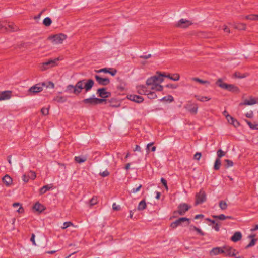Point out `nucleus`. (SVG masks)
<instances>
[{
  "label": "nucleus",
  "mask_w": 258,
  "mask_h": 258,
  "mask_svg": "<svg viewBox=\"0 0 258 258\" xmlns=\"http://www.w3.org/2000/svg\"><path fill=\"white\" fill-rule=\"evenodd\" d=\"M94 82L92 79L87 80L83 79L77 82L75 86L69 85L67 86L66 92L69 93H73L76 95H78L84 89L86 93L89 92L93 87Z\"/></svg>",
  "instance_id": "nucleus-1"
},
{
  "label": "nucleus",
  "mask_w": 258,
  "mask_h": 258,
  "mask_svg": "<svg viewBox=\"0 0 258 258\" xmlns=\"http://www.w3.org/2000/svg\"><path fill=\"white\" fill-rule=\"evenodd\" d=\"M164 73L157 72L156 74L149 78L146 81V85L150 86L153 84H160L164 81Z\"/></svg>",
  "instance_id": "nucleus-2"
},
{
  "label": "nucleus",
  "mask_w": 258,
  "mask_h": 258,
  "mask_svg": "<svg viewBox=\"0 0 258 258\" xmlns=\"http://www.w3.org/2000/svg\"><path fill=\"white\" fill-rule=\"evenodd\" d=\"M191 208V206L188 204L184 203L180 204L178 206V210L173 212V217H177V214L181 216L184 215Z\"/></svg>",
  "instance_id": "nucleus-3"
},
{
  "label": "nucleus",
  "mask_w": 258,
  "mask_h": 258,
  "mask_svg": "<svg viewBox=\"0 0 258 258\" xmlns=\"http://www.w3.org/2000/svg\"><path fill=\"white\" fill-rule=\"evenodd\" d=\"M67 38V36L62 33L51 35L48 37V39L51 40L53 44H61L63 40Z\"/></svg>",
  "instance_id": "nucleus-4"
},
{
  "label": "nucleus",
  "mask_w": 258,
  "mask_h": 258,
  "mask_svg": "<svg viewBox=\"0 0 258 258\" xmlns=\"http://www.w3.org/2000/svg\"><path fill=\"white\" fill-rule=\"evenodd\" d=\"M190 219L186 217H181L177 219L174 222H173L170 224V227L174 229L178 226L182 225L184 222H186L185 226L188 225L190 223Z\"/></svg>",
  "instance_id": "nucleus-5"
},
{
  "label": "nucleus",
  "mask_w": 258,
  "mask_h": 258,
  "mask_svg": "<svg viewBox=\"0 0 258 258\" xmlns=\"http://www.w3.org/2000/svg\"><path fill=\"white\" fill-rule=\"evenodd\" d=\"M206 201V194L203 189H201L199 193L196 195L195 205L201 204Z\"/></svg>",
  "instance_id": "nucleus-6"
},
{
  "label": "nucleus",
  "mask_w": 258,
  "mask_h": 258,
  "mask_svg": "<svg viewBox=\"0 0 258 258\" xmlns=\"http://www.w3.org/2000/svg\"><path fill=\"white\" fill-rule=\"evenodd\" d=\"M18 29V27L13 23H9L5 25L0 23V32L7 31H16Z\"/></svg>",
  "instance_id": "nucleus-7"
},
{
  "label": "nucleus",
  "mask_w": 258,
  "mask_h": 258,
  "mask_svg": "<svg viewBox=\"0 0 258 258\" xmlns=\"http://www.w3.org/2000/svg\"><path fill=\"white\" fill-rule=\"evenodd\" d=\"M59 60V58H57L54 59H50L48 61L43 62L41 66V70L42 71H44L49 69V68L56 66L57 61Z\"/></svg>",
  "instance_id": "nucleus-8"
},
{
  "label": "nucleus",
  "mask_w": 258,
  "mask_h": 258,
  "mask_svg": "<svg viewBox=\"0 0 258 258\" xmlns=\"http://www.w3.org/2000/svg\"><path fill=\"white\" fill-rule=\"evenodd\" d=\"M224 253L226 256L234 257L235 256V252L236 250L229 246H223Z\"/></svg>",
  "instance_id": "nucleus-9"
},
{
  "label": "nucleus",
  "mask_w": 258,
  "mask_h": 258,
  "mask_svg": "<svg viewBox=\"0 0 258 258\" xmlns=\"http://www.w3.org/2000/svg\"><path fill=\"white\" fill-rule=\"evenodd\" d=\"M82 103L86 105V107L95 106L96 105V97L93 95L92 97L83 99Z\"/></svg>",
  "instance_id": "nucleus-10"
},
{
  "label": "nucleus",
  "mask_w": 258,
  "mask_h": 258,
  "mask_svg": "<svg viewBox=\"0 0 258 258\" xmlns=\"http://www.w3.org/2000/svg\"><path fill=\"white\" fill-rule=\"evenodd\" d=\"M46 84L45 83H43L42 84H36L31 87H30L28 90L29 92L35 94L36 93H39L41 92L43 90L42 86H45Z\"/></svg>",
  "instance_id": "nucleus-11"
},
{
  "label": "nucleus",
  "mask_w": 258,
  "mask_h": 258,
  "mask_svg": "<svg viewBox=\"0 0 258 258\" xmlns=\"http://www.w3.org/2000/svg\"><path fill=\"white\" fill-rule=\"evenodd\" d=\"M97 94L99 97L103 98H108L111 96V93L110 92H107L105 88L98 89Z\"/></svg>",
  "instance_id": "nucleus-12"
},
{
  "label": "nucleus",
  "mask_w": 258,
  "mask_h": 258,
  "mask_svg": "<svg viewBox=\"0 0 258 258\" xmlns=\"http://www.w3.org/2000/svg\"><path fill=\"white\" fill-rule=\"evenodd\" d=\"M95 78L97 82L100 85L106 86L110 83V80L107 78H102L99 75H96Z\"/></svg>",
  "instance_id": "nucleus-13"
},
{
  "label": "nucleus",
  "mask_w": 258,
  "mask_h": 258,
  "mask_svg": "<svg viewBox=\"0 0 258 258\" xmlns=\"http://www.w3.org/2000/svg\"><path fill=\"white\" fill-rule=\"evenodd\" d=\"M127 98L129 100L138 103H141L144 101V98L142 96L134 94L127 95Z\"/></svg>",
  "instance_id": "nucleus-14"
},
{
  "label": "nucleus",
  "mask_w": 258,
  "mask_h": 258,
  "mask_svg": "<svg viewBox=\"0 0 258 258\" xmlns=\"http://www.w3.org/2000/svg\"><path fill=\"white\" fill-rule=\"evenodd\" d=\"M191 23L187 20L181 19H180L178 23L176 24V26L181 28H186L191 25Z\"/></svg>",
  "instance_id": "nucleus-15"
},
{
  "label": "nucleus",
  "mask_w": 258,
  "mask_h": 258,
  "mask_svg": "<svg viewBox=\"0 0 258 258\" xmlns=\"http://www.w3.org/2000/svg\"><path fill=\"white\" fill-rule=\"evenodd\" d=\"M185 108L186 110L193 114H196L198 111V105L197 104H192L187 105Z\"/></svg>",
  "instance_id": "nucleus-16"
},
{
  "label": "nucleus",
  "mask_w": 258,
  "mask_h": 258,
  "mask_svg": "<svg viewBox=\"0 0 258 258\" xmlns=\"http://www.w3.org/2000/svg\"><path fill=\"white\" fill-rule=\"evenodd\" d=\"M12 93L11 91H5L0 92V101L10 99L11 97Z\"/></svg>",
  "instance_id": "nucleus-17"
},
{
  "label": "nucleus",
  "mask_w": 258,
  "mask_h": 258,
  "mask_svg": "<svg viewBox=\"0 0 258 258\" xmlns=\"http://www.w3.org/2000/svg\"><path fill=\"white\" fill-rule=\"evenodd\" d=\"M223 247H216L212 249L210 251V254L211 255H216L219 254H223Z\"/></svg>",
  "instance_id": "nucleus-18"
},
{
  "label": "nucleus",
  "mask_w": 258,
  "mask_h": 258,
  "mask_svg": "<svg viewBox=\"0 0 258 258\" xmlns=\"http://www.w3.org/2000/svg\"><path fill=\"white\" fill-rule=\"evenodd\" d=\"M216 85L220 88L227 90L228 88V84L223 82L221 78H219L215 83Z\"/></svg>",
  "instance_id": "nucleus-19"
},
{
  "label": "nucleus",
  "mask_w": 258,
  "mask_h": 258,
  "mask_svg": "<svg viewBox=\"0 0 258 258\" xmlns=\"http://www.w3.org/2000/svg\"><path fill=\"white\" fill-rule=\"evenodd\" d=\"M33 208L35 211L39 212V213L42 212L46 209L45 206L39 202H36L33 206Z\"/></svg>",
  "instance_id": "nucleus-20"
},
{
  "label": "nucleus",
  "mask_w": 258,
  "mask_h": 258,
  "mask_svg": "<svg viewBox=\"0 0 258 258\" xmlns=\"http://www.w3.org/2000/svg\"><path fill=\"white\" fill-rule=\"evenodd\" d=\"M242 238V234L240 232H236L231 237L230 240L234 242L239 241Z\"/></svg>",
  "instance_id": "nucleus-21"
},
{
  "label": "nucleus",
  "mask_w": 258,
  "mask_h": 258,
  "mask_svg": "<svg viewBox=\"0 0 258 258\" xmlns=\"http://www.w3.org/2000/svg\"><path fill=\"white\" fill-rule=\"evenodd\" d=\"M3 181L7 186H9L12 183V178L8 174L3 178Z\"/></svg>",
  "instance_id": "nucleus-22"
},
{
  "label": "nucleus",
  "mask_w": 258,
  "mask_h": 258,
  "mask_svg": "<svg viewBox=\"0 0 258 258\" xmlns=\"http://www.w3.org/2000/svg\"><path fill=\"white\" fill-rule=\"evenodd\" d=\"M53 186L51 184H47L41 187L39 190V192L40 195H43L46 193L47 191L50 190L52 188Z\"/></svg>",
  "instance_id": "nucleus-23"
},
{
  "label": "nucleus",
  "mask_w": 258,
  "mask_h": 258,
  "mask_svg": "<svg viewBox=\"0 0 258 258\" xmlns=\"http://www.w3.org/2000/svg\"><path fill=\"white\" fill-rule=\"evenodd\" d=\"M233 27L235 29H238L240 30H245L246 28V25L245 24L242 23H234Z\"/></svg>",
  "instance_id": "nucleus-24"
},
{
  "label": "nucleus",
  "mask_w": 258,
  "mask_h": 258,
  "mask_svg": "<svg viewBox=\"0 0 258 258\" xmlns=\"http://www.w3.org/2000/svg\"><path fill=\"white\" fill-rule=\"evenodd\" d=\"M164 77H166L173 81H177L179 80L180 75L178 74H173V76H171L170 74L166 75V74L164 73Z\"/></svg>",
  "instance_id": "nucleus-25"
},
{
  "label": "nucleus",
  "mask_w": 258,
  "mask_h": 258,
  "mask_svg": "<svg viewBox=\"0 0 258 258\" xmlns=\"http://www.w3.org/2000/svg\"><path fill=\"white\" fill-rule=\"evenodd\" d=\"M189 230L190 231H196L199 235H201V236H204L205 235V233L204 232H203L201 229H200L194 225L190 226Z\"/></svg>",
  "instance_id": "nucleus-26"
},
{
  "label": "nucleus",
  "mask_w": 258,
  "mask_h": 258,
  "mask_svg": "<svg viewBox=\"0 0 258 258\" xmlns=\"http://www.w3.org/2000/svg\"><path fill=\"white\" fill-rule=\"evenodd\" d=\"M137 88L138 92L140 94L146 95L147 93L148 92V91L146 90V87L144 85L138 86Z\"/></svg>",
  "instance_id": "nucleus-27"
},
{
  "label": "nucleus",
  "mask_w": 258,
  "mask_h": 258,
  "mask_svg": "<svg viewBox=\"0 0 258 258\" xmlns=\"http://www.w3.org/2000/svg\"><path fill=\"white\" fill-rule=\"evenodd\" d=\"M147 207V204L145 200H142L139 204L137 209L138 211H143Z\"/></svg>",
  "instance_id": "nucleus-28"
},
{
  "label": "nucleus",
  "mask_w": 258,
  "mask_h": 258,
  "mask_svg": "<svg viewBox=\"0 0 258 258\" xmlns=\"http://www.w3.org/2000/svg\"><path fill=\"white\" fill-rule=\"evenodd\" d=\"M107 102L109 103V106L112 107H118L120 106V103L114 99L108 100Z\"/></svg>",
  "instance_id": "nucleus-29"
},
{
  "label": "nucleus",
  "mask_w": 258,
  "mask_h": 258,
  "mask_svg": "<svg viewBox=\"0 0 258 258\" xmlns=\"http://www.w3.org/2000/svg\"><path fill=\"white\" fill-rule=\"evenodd\" d=\"M256 103V100L254 98H250V100H245L244 102L240 103V105H252Z\"/></svg>",
  "instance_id": "nucleus-30"
},
{
  "label": "nucleus",
  "mask_w": 258,
  "mask_h": 258,
  "mask_svg": "<svg viewBox=\"0 0 258 258\" xmlns=\"http://www.w3.org/2000/svg\"><path fill=\"white\" fill-rule=\"evenodd\" d=\"M248 75V73L241 74L240 72H235L233 76L235 78L242 79L246 77Z\"/></svg>",
  "instance_id": "nucleus-31"
},
{
  "label": "nucleus",
  "mask_w": 258,
  "mask_h": 258,
  "mask_svg": "<svg viewBox=\"0 0 258 258\" xmlns=\"http://www.w3.org/2000/svg\"><path fill=\"white\" fill-rule=\"evenodd\" d=\"M221 165V162L220 159H219V158H216L215 161V163H214V167H213L214 169L215 170H218L220 169Z\"/></svg>",
  "instance_id": "nucleus-32"
},
{
  "label": "nucleus",
  "mask_w": 258,
  "mask_h": 258,
  "mask_svg": "<svg viewBox=\"0 0 258 258\" xmlns=\"http://www.w3.org/2000/svg\"><path fill=\"white\" fill-rule=\"evenodd\" d=\"M173 100H174L173 97L170 95H168L167 96H164V97H163L162 98H161L160 100V101H167V102H171L173 101Z\"/></svg>",
  "instance_id": "nucleus-33"
},
{
  "label": "nucleus",
  "mask_w": 258,
  "mask_h": 258,
  "mask_svg": "<svg viewBox=\"0 0 258 258\" xmlns=\"http://www.w3.org/2000/svg\"><path fill=\"white\" fill-rule=\"evenodd\" d=\"M74 160L77 163H82L86 161L87 158L85 157L76 156L75 157Z\"/></svg>",
  "instance_id": "nucleus-34"
},
{
  "label": "nucleus",
  "mask_w": 258,
  "mask_h": 258,
  "mask_svg": "<svg viewBox=\"0 0 258 258\" xmlns=\"http://www.w3.org/2000/svg\"><path fill=\"white\" fill-rule=\"evenodd\" d=\"M53 100L58 103H63L67 101V98L64 96H56L54 98Z\"/></svg>",
  "instance_id": "nucleus-35"
},
{
  "label": "nucleus",
  "mask_w": 258,
  "mask_h": 258,
  "mask_svg": "<svg viewBox=\"0 0 258 258\" xmlns=\"http://www.w3.org/2000/svg\"><path fill=\"white\" fill-rule=\"evenodd\" d=\"M195 97L198 100L201 101V102L207 101H209V100H210V98H209L206 96H199V95H195Z\"/></svg>",
  "instance_id": "nucleus-36"
},
{
  "label": "nucleus",
  "mask_w": 258,
  "mask_h": 258,
  "mask_svg": "<svg viewBox=\"0 0 258 258\" xmlns=\"http://www.w3.org/2000/svg\"><path fill=\"white\" fill-rule=\"evenodd\" d=\"M154 143H150L147 145V152L149 153V151L151 150L152 152H154L156 150V147L155 146H152Z\"/></svg>",
  "instance_id": "nucleus-37"
},
{
  "label": "nucleus",
  "mask_w": 258,
  "mask_h": 258,
  "mask_svg": "<svg viewBox=\"0 0 258 258\" xmlns=\"http://www.w3.org/2000/svg\"><path fill=\"white\" fill-rule=\"evenodd\" d=\"M245 121L251 129L258 130V124H253L247 120H245Z\"/></svg>",
  "instance_id": "nucleus-38"
},
{
  "label": "nucleus",
  "mask_w": 258,
  "mask_h": 258,
  "mask_svg": "<svg viewBox=\"0 0 258 258\" xmlns=\"http://www.w3.org/2000/svg\"><path fill=\"white\" fill-rule=\"evenodd\" d=\"M52 20L49 17L45 18L43 21V24L46 27L50 26Z\"/></svg>",
  "instance_id": "nucleus-39"
},
{
  "label": "nucleus",
  "mask_w": 258,
  "mask_h": 258,
  "mask_svg": "<svg viewBox=\"0 0 258 258\" xmlns=\"http://www.w3.org/2000/svg\"><path fill=\"white\" fill-rule=\"evenodd\" d=\"M245 18L247 20L252 21H257V15L250 14L245 16Z\"/></svg>",
  "instance_id": "nucleus-40"
},
{
  "label": "nucleus",
  "mask_w": 258,
  "mask_h": 258,
  "mask_svg": "<svg viewBox=\"0 0 258 258\" xmlns=\"http://www.w3.org/2000/svg\"><path fill=\"white\" fill-rule=\"evenodd\" d=\"M146 95L148 96V98L150 99H154L157 98V95L155 92L148 91Z\"/></svg>",
  "instance_id": "nucleus-41"
},
{
  "label": "nucleus",
  "mask_w": 258,
  "mask_h": 258,
  "mask_svg": "<svg viewBox=\"0 0 258 258\" xmlns=\"http://www.w3.org/2000/svg\"><path fill=\"white\" fill-rule=\"evenodd\" d=\"M192 80L196 82H198L201 84H207V85H209L210 84V82L208 81H204V80H201L198 78H192Z\"/></svg>",
  "instance_id": "nucleus-42"
},
{
  "label": "nucleus",
  "mask_w": 258,
  "mask_h": 258,
  "mask_svg": "<svg viewBox=\"0 0 258 258\" xmlns=\"http://www.w3.org/2000/svg\"><path fill=\"white\" fill-rule=\"evenodd\" d=\"M224 162L225 163V167L226 168H228L230 167H232L233 165V162L232 161L229 160V159H225L224 160Z\"/></svg>",
  "instance_id": "nucleus-43"
},
{
  "label": "nucleus",
  "mask_w": 258,
  "mask_h": 258,
  "mask_svg": "<svg viewBox=\"0 0 258 258\" xmlns=\"http://www.w3.org/2000/svg\"><path fill=\"white\" fill-rule=\"evenodd\" d=\"M97 203V197L93 196L90 200L89 204L91 206H94Z\"/></svg>",
  "instance_id": "nucleus-44"
},
{
  "label": "nucleus",
  "mask_w": 258,
  "mask_h": 258,
  "mask_svg": "<svg viewBox=\"0 0 258 258\" xmlns=\"http://www.w3.org/2000/svg\"><path fill=\"white\" fill-rule=\"evenodd\" d=\"M220 208L222 210H225L227 209V205L226 203L224 201H220L219 203Z\"/></svg>",
  "instance_id": "nucleus-45"
},
{
  "label": "nucleus",
  "mask_w": 258,
  "mask_h": 258,
  "mask_svg": "<svg viewBox=\"0 0 258 258\" xmlns=\"http://www.w3.org/2000/svg\"><path fill=\"white\" fill-rule=\"evenodd\" d=\"M229 92L234 93H238L240 92V90L238 87L234 85H233Z\"/></svg>",
  "instance_id": "nucleus-46"
},
{
  "label": "nucleus",
  "mask_w": 258,
  "mask_h": 258,
  "mask_svg": "<svg viewBox=\"0 0 258 258\" xmlns=\"http://www.w3.org/2000/svg\"><path fill=\"white\" fill-rule=\"evenodd\" d=\"M217 158H219V159H220L221 157L225 156V152L222 151L221 149H220L217 151Z\"/></svg>",
  "instance_id": "nucleus-47"
},
{
  "label": "nucleus",
  "mask_w": 258,
  "mask_h": 258,
  "mask_svg": "<svg viewBox=\"0 0 258 258\" xmlns=\"http://www.w3.org/2000/svg\"><path fill=\"white\" fill-rule=\"evenodd\" d=\"M96 105L101 104L103 102H104L105 103H107L108 102L107 99H105V98H96Z\"/></svg>",
  "instance_id": "nucleus-48"
},
{
  "label": "nucleus",
  "mask_w": 258,
  "mask_h": 258,
  "mask_svg": "<svg viewBox=\"0 0 258 258\" xmlns=\"http://www.w3.org/2000/svg\"><path fill=\"white\" fill-rule=\"evenodd\" d=\"M256 241H257V239H254V238L252 239L251 241L249 242V243L247 246H246L245 249H248V248L254 246L255 245Z\"/></svg>",
  "instance_id": "nucleus-49"
},
{
  "label": "nucleus",
  "mask_w": 258,
  "mask_h": 258,
  "mask_svg": "<svg viewBox=\"0 0 258 258\" xmlns=\"http://www.w3.org/2000/svg\"><path fill=\"white\" fill-rule=\"evenodd\" d=\"M142 185L140 184L137 187L133 188L131 190V193L135 194L137 192L139 191L140 189L142 188Z\"/></svg>",
  "instance_id": "nucleus-50"
},
{
  "label": "nucleus",
  "mask_w": 258,
  "mask_h": 258,
  "mask_svg": "<svg viewBox=\"0 0 258 258\" xmlns=\"http://www.w3.org/2000/svg\"><path fill=\"white\" fill-rule=\"evenodd\" d=\"M212 217L214 218L218 219L220 220H223L226 219V216H225L224 214H220L219 215H213Z\"/></svg>",
  "instance_id": "nucleus-51"
},
{
  "label": "nucleus",
  "mask_w": 258,
  "mask_h": 258,
  "mask_svg": "<svg viewBox=\"0 0 258 258\" xmlns=\"http://www.w3.org/2000/svg\"><path fill=\"white\" fill-rule=\"evenodd\" d=\"M28 175L29 178V179H31L32 180L35 179L36 177V175L35 172H33V171H30L29 172Z\"/></svg>",
  "instance_id": "nucleus-52"
},
{
  "label": "nucleus",
  "mask_w": 258,
  "mask_h": 258,
  "mask_svg": "<svg viewBox=\"0 0 258 258\" xmlns=\"http://www.w3.org/2000/svg\"><path fill=\"white\" fill-rule=\"evenodd\" d=\"M109 68H105L103 69H101L98 70H95V72L97 73H108L109 72Z\"/></svg>",
  "instance_id": "nucleus-53"
},
{
  "label": "nucleus",
  "mask_w": 258,
  "mask_h": 258,
  "mask_svg": "<svg viewBox=\"0 0 258 258\" xmlns=\"http://www.w3.org/2000/svg\"><path fill=\"white\" fill-rule=\"evenodd\" d=\"M41 113L44 115H47L49 114V108H43L41 109Z\"/></svg>",
  "instance_id": "nucleus-54"
},
{
  "label": "nucleus",
  "mask_w": 258,
  "mask_h": 258,
  "mask_svg": "<svg viewBox=\"0 0 258 258\" xmlns=\"http://www.w3.org/2000/svg\"><path fill=\"white\" fill-rule=\"evenodd\" d=\"M117 70L113 68H109V72H108V73L110 74L112 76H115Z\"/></svg>",
  "instance_id": "nucleus-55"
},
{
  "label": "nucleus",
  "mask_w": 258,
  "mask_h": 258,
  "mask_svg": "<svg viewBox=\"0 0 258 258\" xmlns=\"http://www.w3.org/2000/svg\"><path fill=\"white\" fill-rule=\"evenodd\" d=\"M178 85L175 84H167L165 87L168 88L176 89L178 87Z\"/></svg>",
  "instance_id": "nucleus-56"
},
{
  "label": "nucleus",
  "mask_w": 258,
  "mask_h": 258,
  "mask_svg": "<svg viewBox=\"0 0 258 258\" xmlns=\"http://www.w3.org/2000/svg\"><path fill=\"white\" fill-rule=\"evenodd\" d=\"M161 182L162 183V184L164 185V186L165 187V188L168 190V187L167 185V182L166 180L164 178H161Z\"/></svg>",
  "instance_id": "nucleus-57"
},
{
  "label": "nucleus",
  "mask_w": 258,
  "mask_h": 258,
  "mask_svg": "<svg viewBox=\"0 0 258 258\" xmlns=\"http://www.w3.org/2000/svg\"><path fill=\"white\" fill-rule=\"evenodd\" d=\"M71 225H73V224L71 222H66L63 223V226L62 227V228L63 229H64L68 227H69Z\"/></svg>",
  "instance_id": "nucleus-58"
},
{
  "label": "nucleus",
  "mask_w": 258,
  "mask_h": 258,
  "mask_svg": "<svg viewBox=\"0 0 258 258\" xmlns=\"http://www.w3.org/2000/svg\"><path fill=\"white\" fill-rule=\"evenodd\" d=\"M201 157V153L200 152H197L194 156V159L196 160L199 161Z\"/></svg>",
  "instance_id": "nucleus-59"
},
{
  "label": "nucleus",
  "mask_w": 258,
  "mask_h": 258,
  "mask_svg": "<svg viewBox=\"0 0 258 258\" xmlns=\"http://www.w3.org/2000/svg\"><path fill=\"white\" fill-rule=\"evenodd\" d=\"M230 124L233 125L235 127L239 126L240 125L239 123L235 118H234L233 121H231Z\"/></svg>",
  "instance_id": "nucleus-60"
},
{
  "label": "nucleus",
  "mask_w": 258,
  "mask_h": 258,
  "mask_svg": "<svg viewBox=\"0 0 258 258\" xmlns=\"http://www.w3.org/2000/svg\"><path fill=\"white\" fill-rule=\"evenodd\" d=\"M100 175L102 177H106L109 175V172L107 170H105L100 173Z\"/></svg>",
  "instance_id": "nucleus-61"
},
{
  "label": "nucleus",
  "mask_w": 258,
  "mask_h": 258,
  "mask_svg": "<svg viewBox=\"0 0 258 258\" xmlns=\"http://www.w3.org/2000/svg\"><path fill=\"white\" fill-rule=\"evenodd\" d=\"M112 208L115 211H118L120 209V207L119 205H117L115 203H113Z\"/></svg>",
  "instance_id": "nucleus-62"
},
{
  "label": "nucleus",
  "mask_w": 258,
  "mask_h": 258,
  "mask_svg": "<svg viewBox=\"0 0 258 258\" xmlns=\"http://www.w3.org/2000/svg\"><path fill=\"white\" fill-rule=\"evenodd\" d=\"M22 179H23V180L24 181V182H25V183L28 182L29 180L28 175H27L26 174H24L23 175V177H22Z\"/></svg>",
  "instance_id": "nucleus-63"
},
{
  "label": "nucleus",
  "mask_w": 258,
  "mask_h": 258,
  "mask_svg": "<svg viewBox=\"0 0 258 258\" xmlns=\"http://www.w3.org/2000/svg\"><path fill=\"white\" fill-rule=\"evenodd\" d=\"M226 119L227 120L228 122L230 123L231 121H233L234 120V118L232 117L231 116H230L229 114L226 115Z\"/></svg>",
  "instance_id": "nucleus-64"
}]
</instances>
